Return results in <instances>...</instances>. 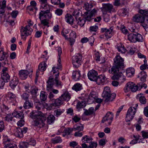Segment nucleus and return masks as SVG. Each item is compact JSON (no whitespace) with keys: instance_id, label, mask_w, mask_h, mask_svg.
<instances>
[{"instance_id":"nucleus-15","label":"nucleus","mask_w":148,"mask_h":148,"mask_svg":"<svg viewBox=\"0 0 148 148\" xmlns=\"http://www.w3.org/2000/svg\"><path fill=\"white\" fill-rule=\"evenodd\" d=\"M114 64L121 68L124 67V60L120 56H116L114 59Z\"/></svg>"},{"instance_id":"nucleus-20","label":"nucleus","mask_w":148,"mask_h":148,"mask_svg":"<svg viewBox=\"0 0 148 148\" xmlns=\"http://www.w3.org/2000/svg\"><path fill=\"white\" fill-rule=\"evenodd\" d=\"M102 10L103 12H109L115 11L112 5L110 3L103 4Z\"/></svg>"},{"instance_id":"nucleus-31","label":"nucleus","mask_w":148,"mask_h":148,"mask_svg":"<svg viewBox=\"0 0 148 148\" xmlns=\"http://www.w3.org/2000/svg\"><path fill=\"white\" fill-rule=\"evenodd\" d=\"M65 21L69 24L72 25L73 23V18L70 14H66L65 18Z\"/></svg>"},{"instance_id":"nucleus-10","label":"nucleus","mask_w":148,"mask_h":148,"mask_svg":"<svg viewBox=\"0 0 148 148\" xmlns=\"http://www.w3.org/2000/svg\"><path fill=\"white\" fill-rule=\"evenodd\" d=\"M12 114L14 117L21 119L18 122L17 124L19 127L23 126L25 123L24 121L22 120L24 117V114L23 113L20 111H14L12 113Z\"/></svg>"},{"instance_id":"nucleus-56","label":"nucleus","mask_w":148,"mask_h":148,"mask_svg":"<svg viewBox=\"0 0 148 148\" xmlns=\"http://www.w3.org/2000/svg\"><path fill=\"white\" fill-rule=\"evenodd\" d=\"M98 29V26L96 25L91 26L90 27V32H97Z\"/></svg>"},{"instance_id":"nucleus-39","label":"nucleus","mask_w":148,"mask_h":148,"mask_svg":"<svg viewBox=\"0 0 148 148\" xmlns=\"http://www.w3.org/2000/svg\"><path fill=\"white\" fill-rule=\"evenodd\" d=\"M63 101L62 99H61L60 97L59 98L55 99L52 103L53 105L59 106L63 103Z\"/></svg>"},{"instance_id":"nucleus-63","label":"nucleus","mask_w":148,"mask_h":148,"mask_svg":"<svg viewBox=\"0 0 148 148\" xmlns=\"http://www.w3.org/2000/svg\"><path fill=\"white\" fill-rule=\"evenodd\" d=\"M142 137L143 138H148V132L147 131H143L141 132Z\"/></svg>"},{"instance_id":"nucleus-61","label":"nucleus","mask_w":148,"mask_h":148,"mask_svg":"<svg viewBox=\"0 0 148 148\" xmlns=\"http://www.w3.org/2000/svg\"><path fill=\"white\" fill-rule=\"evenodd\" d=\"M120 29L121 31L124 34H127L128 32V30L126 29L125 27L123 25H121L120 27Z\"/></svg>"},{"instance_id":"nucleus-59","label":"nucleus","mask_w":148,"mask_h":148,"mask_svg":"<svg viewBox=\"0 0 148 148\" xmlns=\"http://www.w3.org/2000/svg\"><path fill=\"white\" fill-rule=\"evenodd\" d=\"M25 87L26 92L28 93H30L32 88V86H31L30 85L27 84L26 85Z\"/></svg>"},{"instance_id":"nucleus-64","label":"nucleus","mask_w":148,"mask_h":148,"mask_svg":"<svg viewBox=\"0 0 148 148\" xmlns=\"http://www.w3.org/2000/svg\"><path fill=\"white\" fill-rule=\"evenodd\" d=\"M12 117L11 114L7 115L4 118V119L5 120L8 121H11L12 120Z\"/></svg>"},{"instance_id":"nucleus-2","label":"nucleus","mask_w":148,"mask_h":148,"mask_svg":"<svg viewBox=\"0 0 148 148\" xmlns=\"http://www.w3.org/2000/svg\"><path fill=\"white\" fill-rule=\"evenodd\" d=\"M59 75V73L55 75V82L54 77L53 76H49L48 80L47 82V90L48 91L51 90L53 85L55 84L56 86L59 88H61L63 86V84L58 79Z\"/></svg>"},{"instance_id":"nucleus-18","label":"nucleus","mask_w":148,"mask_h":148,"mask_svg":"<svg viewBox=\"0 0 148 148\" xmlns=\"http://www.w3.org/2000/svg\"><path fill=\"white\" fill-rule=\"evenodd\" d=\"M97 10L95 8L93 9L91 11H88L85 12V18L86 20L90 21L92 17L96 14Z\"/></svg>"},{"instance_id":"nucleus-24","label":"nucleus","mask_w":148,"mask_h":148,"mask_svg":"<svg viewBox=\"0 0 148 148\" xmlns=\"http://www.w3.org/2000/svg\"><path fill=\"white\" fill-rule=\"evenodd\" d=\"M13 133L15 136L17 137L21 138L23 136L22 129L19 127L14 129Z\"/></svg>"},{"instance_id":"nucleus-53","label":"nucleus","mask_w":148,"mask_h":148,"mask_svg":"<svg viewBox=\"0 0 148 148\" xmlns=\"http://www.w3.org/2000/svg\"><path fill=\"white\" fill-rule=\"evenodd\" d=\"M85 106V103L84 101H79L77 104V108H83Z\"/></svg>"},{"instance_id":"nucleus-41","label":"nucleus","mask_w":148,"mask_h":148,"mask_svg":"<svg viewBox=\"0 0 148 148\" xmlns=\"http://www.w3.org/2000/svg\"><path fill=\"white\" fill-rule=\"evenodd\" d=\"M47 93L43 91L41 92L40 95V99L41 101H44L47 98Z\"/></svg>"},{"instance_id":"nucleus-12","label":"nucleus","mask_w":148,"mask_h":148,"mask_svg":"<svg viewBox=\"0 0 148 148\" xmlns=\"http://www.w3.org/2000/svg\"><path fill=\"white\" fill-rule=\"evenodd\" d=\"M3 143L5 145L4 148H16V147L14 146L12 144L13 142L8 138L7 135H3Z\"/></svg>"},{"instance_id":"nucleus-30","label":"nucleus","mask_w":148,"mask_h":148,"mask_svg":"<svg viewBox=\"0 0 148 148\" xmlns=\"http://www.w3.org/2000/svg\"><path fill=\"white\" fill-rule=\"evenodd\" d=\"M116 46V48L118 51L121 53H125L126 52V49L125 48L124 45L121 43L118 44Z\"/></svg>"},{"instance_id":"nucleus-38","label":"nucleus","mask_w":148,"mask_h":148,"mask_svg":"<svg viewBox=\"0 0 148 148\" xmlns=\"http://www.w3.org/2000/svg\"><path fill=\"white\" fill-rule=\"evenodd\" d=\"M47 65L45 61L42 62L38 66V69L39 70L43 71L46 70Z\"/></svg>"},{"instance_id":"nucleus-35","label":"nucleus","mask_w":148,"mask_h":148,"mask_svg":"<svg viewBox=\"0 0 148 148\" xmlns=\"http://www.w3.org/2000/svg\"><path fill=\"white\" fill-rule=\"evenodd\" d=\"M136 34L131 33L128 35V39L131 42H136Z\"/></svg>"},{"instance_id":"nucleus-19","label":"nucleus","mask_w":148,"mask_h":148,"mask_svg":"<svg viewBox=\"0 0 148 148\" xmlns=\"http://www.w3.org/2000/svg\"><path fill=\"white\" fill-rule=\"evenodd\" d=\"M97 72L94 70L90 71L88 73V77L91 81H95L98 76Z\"/></svg>"},{"instance_id":"nucleus-49","label":"nucleus","mask_w":148,"mask_h":148,"mask_svg":"<svg viewBox=\"0 0 148 148\" xmlns=\"http://www.w3.org/2000/svg\"><path fill=\"white\" fill-rule=\"evenodd\" d=\"M64 110L61 109L56 110L54 111V114L57 117H58L64 112Z\"/></svg>"},{"instance_id":"nucleus-60","label":"nucleus","mask_w":148,"mask_h":148,"mask_svg":"<svg viewBox=\"0 0 148 148\" xmlns=\"http://www.w3.org/2000/svg\"><path fill=\"white\" fill-rule=\"evenodd\" d=\"M72 130L69 128L66 129L64 131L65 135L63 134L62 135L63 136H65L66 135H69L72 132Z\"/></svg>"},{"instance_id":"nucleus-21","label":"nucleus","mask_w":148,"mask_h":148,"mask_svg":"<svg viewBox=\"0 0 148 148\" xmlns=\"http://www.w3.org/2000/svg\"><path fill=\"white\" fill-rule=\"evenodd\" d=\"M8 100L10 102L13 103L12 105H14L16 102V96L15 94L12 92H9L7 95Z\"/></svg>"},{"instance_id":"nucleus-16","label":"nucleus","mask_w":148,"mask_h":148,"mask_svg":"<svg viewBox=\"0 0 148 148\" xmlns=\"http://www.w3.org/2000/svg\"><path fill=\"white\" fill-rule=\"evenodd\" d=\"M113 29V27L111 26L108 29L106 28H102L101 31L102 32H104L105 35L107 38H110L112 35V30Z\"/></svg>"},{"instance_id":"nucleus-32","label":"nucleus","mask_w":148,"mask_h":148,"mask_svg":"<svg viewBox=\"0 0 148 148\" xmlns=\"http://www.w3.org/2000/svg\"><path fill=\"white\" fill-rule=\"evenodd\" d=\"M134 72L135 70L134 68L132 67L129 68L126 70V75L128 77H131L134 75Z\"/></svg>"},{"instance_id":"nucleus-28","label":"nucleus","mask_w":148,"mask_h":148,"mask_svg":"<svg viewBox=\"0 0 148 148\" xmlns=\"http://www.w3.org/2000/svg\"><path fill=\"white\" fill-rule=\"evenodd\" d=\"M51 6L48 4L41 5L40 10L49 13L50 12Z\"/></svg>"},{"instance_id":"nucleus-52","label":"nucleus","mask_w":148,"mask_h":148,"mask_svg":"<svg viewBox=\"0 0 148 148\" xmlns=\"http://www.w3.org/2000/svg\"><path fill=\"white\" fill-rule=\"evenodd\" d=\"M69 32V31L68 29H64L62 31V35L66 39H68V38L66 34H68Z\"/></svg>"},{"instance_id":"nucleus-42","label":"nucleus","mask_w":148,"mask_h":148,"mask_svg":"<svg viewBox=\"0 0 148 148\" xmlns=\"http://www.w3.org/2000/svg\"><path fill=\"white\" fill-rule=\"evenodd\" d=\"M55 119V116L52 114H50L47 118V122L49 124H51L54 121Z\"/></svg>"},{"instance_id":"nucleus-27","label":"nucleus","mask_w":148,"mask_h":148,"mask_svg":"<svg viewBox=\"0 0 148 148\" xmlns=\"http://www.w3.org/2000/svg\"><path fill=\"white\" fill-rule=\"evenodd\" d=\"M71 98V95L67 91L65 92L60 97L61 99H62L63 101L65 100L68 101Z\"/></svg>"},{"instance_id":"nucleus-17","label":"nucleus","mask_w":148,"mask_h":148,"mask_svg":"<svg viewBox=\"0 0 148 148\" xmlns=\"http://www.w3.org/2000/svg\"><path fill=\"white\" fill-rule=\"evenodd\" d=\"M52 16V14L51 13H49L40 10L39 14V18L40 20L45 18L50 19Z\"/></svg>"},{"instance_id":"nucleus-54","label":"nucleus","mask_w":148,"mask_h":148,"mask_svg":"<svg viewBox=\"0 0 148 148\" xmlns=\"http://www.w3.org/2000/svg\"><path fill=\"white\" fill-rule=\"evenodd\" d=\"M96 98V97L95 95H92L91 94H90L88 96V101H91V102H93L95 101Z\"/></svg>"},{"instance_id":"nucleus-26","label":"nucleus","mask_w":148,"mask_h":148,"mask_svg":"<svg viewBox=\"0 0 148 148\" xmlns=\"http://www.w3.org/2000/svg\"><path fill=\"white\" fill-rule=\"evenodd\" d=\"M8 57V53L5 52L2 48H0V61L6 60Z\"/></svg>"},{"instance_id":"nucleus-22","label":"nucleus","mask_w":148,"mask_h":148,"mask_svg":"<svg viewBox=\"0 0 148 148\" xmlns=\"http://www.w3.org/2000/svg\"><path fill=\"white\" fill-rule=\"evenodd\" d=\"M19 82L18 78L16 77H14L10 82V86L12 89H14L18 84Z\"/></svg>"},{"instance_id":"nucleus-13","label":"nucleus","mask_w":148,"mask_h":148,"mask_svg":"<svg viewBox=\"0 0 148 148\" xmlns=\"http://www.w3.org/2000/svg\"><path fill=\"white\" fill-rule=\"evenodd\" d=\"M113 117L114 115L112 113L108 112L103 117L102 122L103 123L106 122V123H107L108 125H110L113 121Z\"/></svg>"},{"instance_id":"nucleus-44","label":"nucleus","mask_w":148,"mask_h":148,"mask_svg":"<svg viewBox=\"0 0 148 148\" xmlns=\"http://www.w3.org/2000/svg\"><path fill=\"white\" fill-rule=\"evenodd\" d=\"M136 42H142L144 41V39L143 36L140 34L136 33Z\"/></svg>"},{"instance_id":"nucleus-36","label":"nucleus","mask_w":148,"mask_h":148,"mask_svg":"<svg viewBox=\"0 0 148 148\" xmlns=\"http://www.w3.org/2000/svg\"><path fill=\"white\" fill-rule=\"evenodd\" d=\"M137 98L139 99L140 102L142 104H145L146 102V99L144 96L141 93L138 94L137 95Z\"/></svg>"},{"instance_id":"nucleus-33","label":"nucleus","mask_w":148,"mask_h":148,"mask_svg":"<svg viewBox=\"0 0 148 148\" xmlns=\"http://www.w3.org/2000/svg\"><path fill=\"white\" fill-rule=\"evenodd\" d=\"M92 140L93 139L91 137L87 135L84 136L82 139V143H90Z\"/></svg>"},{"instance_id":"nucleus-4","label":"nucleus","mask_w":148,"mask_h":148,"mask_svg":"<svg viewBox=\"0 0 148 148\" xmlns=\"http://www.w3.org/2000/svg\"><path fill=\"white\" fill-rule=\"evenodd\" d=\"M121 67L114 64L110 69H109V72L114 75L111 78L113 80L120 79L121 80H125V77L123 74L121 72H119V69Z\"/></svg>"},{"instance_id":"nucleus-29","label":"nucleus","mask_w":148,"mask_h":148,"mask_svg":"<svg viewBox=\"0 0 148 148\" xmlns=\"http://www.w3.org/2000/svg\"><path fill=\"white\" fill-rule=\"evenodd\" d=\"M72 77L76 81L79 80L81 77L80 71L79 70L73 71V73Z\"/></svg>"},{"instance_id":"nucleus-47","label":"nucleus","mask_w":148,"mask_h":148,"mask_svg":"<svg viewBox=\"0 0 148 148\" xmlns=\"http://www.w3.org/2000/svg\"><path fill=\"white\" fill-rule=\"evenodd\" d=\"M33 104L29 101H26L24 103L23 107L25 109H28L32 107Z\"/></svg>"},{"instance_id":"nucleus-11","label":"nucleus","mask_w":148,"mask_h":148,"mask_svg":"<svg viewBox=\"0 0 148 148\" xmlns=\"http://www.w3.org/2000/svg\"><path fill=\"white\" fill-rule=\"evenodd\" d=\"M82 55L80 53H77L72 58V62L75 67H78L82 62Z\"/></svg>"},{"instance_id":"nucleus-48","label":"nucleus","mask_w":148,"mask_h":148,"mask_svg":"<svg viewBox=\"0 0 148 148\" xmlns=\"http://www.w3.org/2000/svg\"><path fill=\"white\" fill-rule=\"evenodd\" d=\"M48 18H45L43 19H41L40 20L41 24L44 26H47L48 27H49L48 24Z\"/></svg>"},{"instance_id":"nucleus-62","label":"nucleus","mask_w":148,"mask_h":148,"mask_svg":"<svg viewBox=\"0 0 148 148\" xmlns=\"http://www.w3.org/2000/svg\"><path fill=\"white\" fill-rule=\"evenodd\" d=\"M90 143L89 147L87 148H96L97 147V142L92 141Z\"/></svg>"},{"instance_id":"nucleus-7","label":"nucleus","mask_w":148,"mask_h":148,"mask_svg":"<svg viewBox=\"0 0 148 148\" xmlns=\"http://www.w3.org/2000/svg\"><path fill=\"white\" fill-rule=\"evenodd\" d=\"M138 104L136 103L132 105L128 109L126 114L125 120L126 121H132L134 117V116L136 112Z\"/></svg>"},{"instance_id":"nucleus-55","label":"nucleus","mask_w":148,"mask_h":148,"mask_svg":"<svg viewBox=\"0 0 148 148\" xmlns=\"http://www.w3.org/2000/svg\"><path fill=\"white\" fill-rule=\"evenodd\" d=\"M49 98V99L50 101L53 102L55 100L54 95L51 92H50L48 96Z\"/></svg>"},{"instance_id":"nucleus-50","label":"nucleus","mask_w":148,"mask_h":148,"mask_svg":"<svg viewBox=\"0 0 148 148\" xmlns=\"http://www.w3.org/2000/svg\"><path fill=\"white\" fill-rule=\"evenodd\" d=\"M30 93L33 95H36L37 92L38 90V89L37 87H36L35 86H32V88L31 90Z\"/></svg>"},{"instance_id":"nucleus-37","label":"nucleus","mask_w":148,"mask_h":148,"mask_svg":"<svg viewBox=\"0 0 148 148\" xmlns=\"http://www.w3.org/2000/svg\"><path fill=\"white\" fill-rule=\"evenodd\" d=\"M72 88L73 90L77 92L82 89V85L80 83H77L73 86Z\"/></svg>"},{"instance_id":"nucleus-25","label":"nucleus","mask_w":148,"mask_h":148,"mask_svg":"<svg viewBox=\"0 0 148 148\" xmlns=\"http://www.w3.org/2000/svg\"><path fill=\"white\" fill-rule=\"evenodd\" d=\"M107 78L105 75H101L97 76L95 82L98 85H100L101 83L105 82Z\"/></svg>"},{"instance_id":"nucleus-40","label":"nucleus","mask_w":148,"mask_h":148,"mask_svg":"<svg viewBox=\"0 0 148 148\" xmlns=\"http://www.w3.org/2000/svg\"><path fill=\"white\" fill-rule=\"evenodd\" d=\"M2 79L5 82H8L10 80V76L8 73L1 74Z\"/></svg>"},{"instance_id":"nucleus-6","label":"nucleus","mask_w":148,"mask_h":148,"mask_svg":"<svg viewBox=\"0 0 148 148\" xmlns=\"http://www.w3.org/2000/svg\"><path fill=\"white\" fill-rule=\"evenodd\" d=\"M102 96L105 99V101L108 102L112 101L115 98L116 95L115 93L111 94L110 88L108 86H106L104 88Z\"/></svg>"},{"instance_id":"nucleus-14","label":"nucleus","mask_w":148,"mask_h":148,"mask_svg":"<svg viewBox=\"0 0 148 148\" xmlns=\"http://www.w3.org/2000/svg\"><path fill=\"white\" fill-rule=\"evenodd\" d=\"M32 72L33 69L32 68H31L29 71L27 70H21L19 71L18 75L21 79H25L27 78L28 75L32 74Z\"/></svg>"},{"instance_id":"nucleus-34","label":"nucleus","mask_w":148,"mask_h":148,"mask_svg":"<svg viewBox=\"0 0 148 148\" xmlns=\"http://www.w3.org/2000/svg\"><path fill=\"white\" fill-rule=\"evenodd\" d=\"M147 76L146 73L144 71H142L138 74V77L140 78L141 81L145 82Z\"/></svg>"},{"instance_id":"nucleus-9","label":"nucleus","mask_w":148,"mask_h":148,"mask_svg":"<svg viewBox=\"0 0 148 148\" xmlns=\"http://www.w3.org/2000/svg\"><path fill=\"white\" fill-rule=\"evenodd\" d=\"M139 88L138 84L136 85L133 82H129L125 85L124 89L125 92H127L130 90L133 92H135Z\"/></svg>"},{"instance_id":"nucleus-3","label":"nucleus","mask_w":148,"mask_h":148,"mask_svg":"<svg viewBox=\"0 0 148 148\" xmlns=\"http://www.w3.org/2000/svg\"><path fill=\"white\" fill-rule=\"evenodd\" d=\"M28 25L25 27H22L21 28V36L22 38L24 40L26 39V37L31 34L33 31V29L30 27L32 26L34 23L30 19H28L27 21Z\"/></svg>"},{"instance_id":"nucleus-45","label":"nucleus","mask_w":148,"mask_h":148,"mask_svg":"<svg viewBox=\"0 0 148 148\" xmlns=\"http://www.w3.org/2000/svg\"><path fill=\"white\" fill-rule=\"evenodd\" d=\"M62 140L60 136H57L51 140L52 143L53 144L60 143L62 142Z\"/></svg>"},{"instance_id":"nucleus-51","label":"nucleus","mask_w":148,"mask_h":148,"mask_svg":"<svg viewBox=\"0 0 148 148\" xmlns=\"http://www.w3.org/2000/svg\"><path fill=\"white\" fill-rule=\"evenodd\" d=\"M143 26L145 30L148 31V18H147L145 20H144Z\"/></svg>"},{"instance_id":"nucleus-57","label":"nucleus","mask_w":148,"mask_h":148,"mask_svg":"<svg viewBox=\"0 0 148 148\" xmlns=\"http://www.w3.org/2000/svg\"><path fill=\"white\" fill-rule=\"evenodd\" d=\"M63 12L62 10L60 8H57L55 11V14L59 16L61 15L62 14Z\"/></svg>"},{"instance_id":"nucleus-5","label":"nucleus","mask_w":148,"mask_h":148,"mask_svg":"<svg viewBox=\"0 0 148 148\" xmlns=\"http://www.w3.org/2000/svg\"><path fill=\"white\" fill-rule=\"evenodd\" d=\"M139 13V14H137L134 17L133 20L137 23H143L144 21L145 16H148V10L140 9Z\"/></svg>"},{"instance_id":"nucleus-43","label":"nucleus","mask_w":148,"mask_h":148,"mask_svg":"<svg viewBox=\"0 0 148 148\" xmlns=\"http://www.w3.org/2000/svg\"><path fill=\"white\" fill-rule=\"evenodd\" d=\"M84 129L83 125L79 124V125L76 124L74 126L73 130L75 131H83Z\"/></svg>"},{"instance_id":"nucleus-46","label":"nucleus","mask_w":148,"mask_h":148,"mask_svg":"<svg viewBox=\"0 0 148 148\" xmlns=\"http://www.w3.org/2000/svg\"><path fill=\"white\" fill-rule=\"evenodd\" d=\"M93 5L91 3L89 4L88 3H85L84 4V7L86 10L88 11H90Z\"/></svg>"},{"instance_id":"nucleus-1","label":"nucleus","mask_w":148,"mask_h":148,"mask_svg":"<svg viewBox=\"0 0 148 148\" xmlns=\"http://www.w3.org/2000/svg\"><path fill=\"white\" fill-rule=\"evenodd\" d=\"M30 117L34 120L33 125L41 128L44 126L46 119L44 114L40 111H32L30 114Z\"/></svg>"},{"instance_id":"nucleus-23","label":"nucleus","mask_w":148,"mask_h":148,"mask_svg":"<svg viewBox=\"0 0 148 148\" xmlns=\"http://www.w3.org/2000/svg\"><path fill=\"white\" fill-rule=\"evenodd\" d=\"M76 37V33L74 31H71L70 34L69 38L70 44L71 46L74 44Z\"/></svg>"},{"instance_id":"nucleus-8","label":"nucleus","mask_w":148,"mask_h":148,"mask_svg":"<svg viewBox=\"0 0 148 148\" xmlns=\"http://www.w3.org/2000/svg\"><path fill=\"white\" fill-rule=\"evenodd\" d=\"M73 14L75 17L78 25L81 27H82L85 24L86 20L84 14L81 15L79 12L77 10H75L73 13Z\"/></svg>"},{"instance_id":"nucleus-58","label":"nucleus","mask_w":148,"mask_h":148,"mask_svg":"<svg viewBox=\"0 0 148 148\" xmlns=\"http://www.w3.org/2000/svg\"><path fill=\"white\" fill-rule=\"evenodd\" d=\"M94 56L95 60L97 61H99L100 60V56L98 51H95L94 52Z\"/></svg>"}]
</instances>
